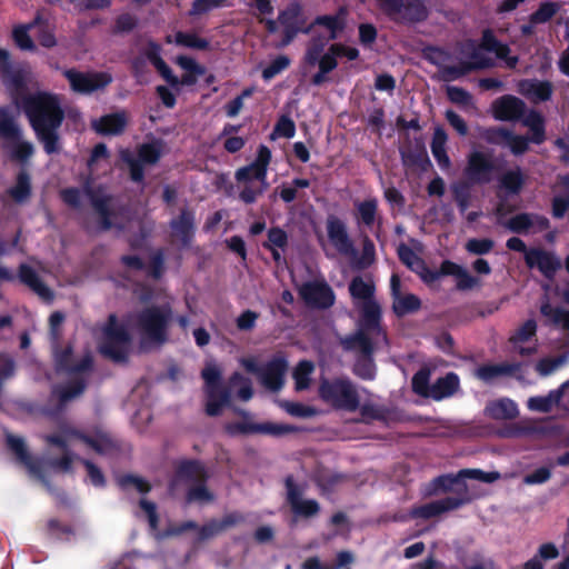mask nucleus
Instances as JSON below:
<instances>
[{
  "instance_id": "1",
  "label": "nucleus",
  "mask_w": 569,
  "mask_h": 569,
  "mask_svg": "<svg viewBox=\"0 0 569 569\" xmlns=\"http://www.w3.org/2000/svg\"><path fill=\"white\" fill-rule=\"evenodd\" d=\"M0 69L2 80L17 107H22L38 140L43 144L47 153L60 150L58 129L64 114L58 96L48 92L26 94L31 81L29 72L8 70V52L0 49Z\"/></svg>"
},
{
  "instance_id": "2",
  "label": "nucleus",
  "mask_w": 569,
  "mask_h": 569,
  "mask_svg": "<svg viewBox=\"0 0 569 569\" xmlns=\"http://www.w3.org/2000/svg\"><path fill=\"white\" fill-rule=\"evenodd\" d=\"M170 316L171 308L166 297L154 299V303L130 316L123 326H118L111 316L103 329L100 351L114 361L124 360L129 351V332L139 335L143 342H161Z\"/></svg>"
},
{
  "instance_id": "3",
  "label": "nucleus",
  "mask_w": 569,
  "mask_h": 569,
  "mask_svg": "<svg viewBox=\"0 0 569 569\" xmlns=\"http://www.w3.org/2000/svg\"><path fill=\"white\" fill-rule=\"evenodd\" d=\"M352 306L358 313V329L341 342L347 350L370 355L375 348L387 343L380 326L381 308L376 299V284L370 276H357L349 283Z\"/></svg>"
},
{
  "instance_id": "4",
  "label": "nucleus",
  "mask_w": 569,
  "mask_h": 569,
  "mask_svg": "<svg viewBox=\"0 0 569 569\" xmlns=\"http://www.w3.org/2000/svg\"><path fill=\"white\" fill-rule=\"evenodd\" d=\"M490 52H493L497 58L503 60L509 68L516 67L518 62L516 56L509 54L510 50L507 46L496 41L490 31H485L480 44L467 41L461 46L458 56L459 70L448 69L446 72L459 76L472 69L489 67L492 64V59L489 56Z\"/></svg>"
},
{
  "instance_id": "5",
  "label": "nucleus",
  "mask_w": 569,
  "mask_h": 569,
  "mask_svg": "<svg viewBox=\"0 0 569 569\" xmlns=\"http://www.w3.org/2000/svg\"><path fill=\"white\" fill-rule=\"evenodd\" d=\"M319 397L336 409L360 410L366 418H376L380 409L371 398H363L348 379L323 380L319 386Z\"/></svg>"
},
{
  "instance_id": "6",
  "label": "nucleus",
  "mask_w": 569,
  "mask_h": 569,
  "mask_svg": "<svg viewBox=\"0 0 569 569\" xmlns=\"http://www.w3.org/2000/svg\"><path fill=\"white\" fill-rule=\"evenodd\" d=\"M48 441L62 449L67 446L80 445L84 448H90L100 455L110 452L114 447L108 435L100 430L96 431L91 436H84L71 429H64L61 435L48 437Z\"/></svg>"
},
{
  "instance_id": "7",
  "label": "nucleus",
  "mask_w": 569,
  "mask_h": 569,
  "mask_svg": "<svg viewBox=\"0 0 569 569\" xmlns=\"http://www.w3.org/2000/svg\"><path fill=\"white\" fill-rule=\"evenodd\" d=\"M163 153V143L161 141H152L141 144L138 148L137 158L128 150H122L120 156L130 168L131 179L141 181L143 178V166L154 164Z\"/></svg>"
},
{
  "instance_id": "8",
  "label": "nucleus",
  "mask_w": 569,
  "mask_h": 569,
  "mask_svg": "<svg viewBox=\"0 0 569 569\" xmlns=\"http://www.w3.org/2000/svg\"><path fill=\"white\" fill-rule=\"evenodd\" d=\"M221 377L220 369L213 365L209 363L202 370V378L206 382V392L208 397L207 401V413L210 416H217L220 413L221 408L229 402V395L223 393L220 397L219 392V380Z\"/></svg>"
},
{
  "instance_id": "9",
  "label": "nucleus",
  "mask_w": 569,
  "mask_h": 569,
  "mask_svg": "<svg viewBox=\"0 0 569 569\" xmlns=\"http://www.w3.org/2000/svg\"><path fill=\"white\" fill-rule=\"evenodd\" d=\"M64 77L68 79L71 89L82 94L102 89L112 80L107 72H79L76 70H66Z\"/></svg>"
},
{
  "instance_id": "10",
  "label": "nucleus",
  "mask_w": 569,
  "mask_h": 569,
  "mask_svg": "<svg viewBox=\"0 0 569 569\" xmlns=\"http://www.w3.org/2000/svg\"><path fill=\"white\" fill-rule=\"evenodd\" d=\"M299 293L303 301L313 308H329L336 300L333 290L323 280H315L303 283L299 288Z\"/></svg>"
},
{
  "instance_id": "11",
  "label": "nucleus",
  "mask_w": 569,
  "mask_h": 569,
  "mask_svg": "<svg viewBox=\"0 0 569 569\" xmlns=\"http://www.w3.org/2000/svg\"><path fill=\"white\" fill-rule=\"evenodd\" d=\"M377 6L397 20L419 21L427 17L425 6L419 2L405 4L403 0H376Z\"/></svg>"
},
{
  "instance_id": "12",
  "label": "nucleus",
  "mask_w": 569,
  "mask_h": 569,
  "mask_svg": "<svg viewBox=\"0 0 569 569\" xmlns=\"http://www.w3.org/2000/svg\"><path fill=\"white\" fill-rule=\"evenodd\" d=\"M271 161V151L266 146H260L258 149L256 160L243 168H240L236 172V179L238 182H257V183H268L267 182V170L268 166Z\"/></svg>"
},
{
  "instance_id": "13",
  "label": "nucleus",
  "mask_w": 569,
  "mask_h": 569,
  "mask_svg": "<svg viewBox=\"0 0 569 569\" xmlns=\"http://www.w3.org/2000/svg\"><path fill=\"white\" fill-rule=\"evenodd\" d=\"M537 322L532 319L523 322L510 337V342L520 356H530L537 352L538 339L536 337Z\"/></svg>"
},
{
  "instance_id": "14",
  "label": "nucleus",
  "mask_w": 569,
  "mask_h": 569,
  "mask_svg": "<svg viewBox=\"0 0 569 569\" xmlns=\"http://www.w3.org/2000/svg\"><path fill=\"white\" fill-rule=\"evenodd\" d=\"M560 402L569 410V381L565 382L560 389L552 390L546 396L530 397L527 407L531 411L547 413Z\"/></svg>"
},
{
  "instance_id": "15",
  "label": "nucleus",
  "mask_w": 569,
  "mask_h": 569,
  "mask_svg": "<svg viewBox=\"0 0 569 569\" xmlns=\"http://www.w3.org/2000/svg\"><path fill=\"white\" fill-rule=\"evenodd\" d=\"M486 139L495 144L508 148L513 154L525 153L529 148V139L515 134L502 128L490 129L486 132Z\"/></svg>"
},
{
  "instance_id": "16",
  "label": "nucleus",
  "mask_w": 569,
  "mask_h": 569,
  "mask_svg": "<svg viewBox=\"0 0 569 569\" xmlns=\"http://www.w3.org/2000/svg\"><path fill=\"white\" fill-rule=\"evenodd\" d=\"M287 499L293 513L300 517L316 516L319 510V503L313 499H305L301 490L293 485L290 478L287 479Z\"/></svg>"
},
{
  "instance_id": "17",
  "label": "nucleus",
  "mask_w": 569,
  "mask_h": 569,
  "mask_svg": "<svg viewBox=\"0 0 569 569\" xmlns=\"http://www.w3.org/2000/svg\"><path fill=\"white\" fill-rule=\"evenodd\" d=\"M392 308L398 316H405L420 308V300L412 293L402 292L400 289V279L392 274L391 280Z\"/></svg>"
},
{
  "instance_id": "18",
  "label": "nucleus",
  "mask_w": 569,
  "mask_h": 569,
  "mask_svg": "<svg viewBox=\"0 0 569 569\" xmlns=\"http://www.w3.org/2000/svg\"><path fill=\"white\" fill-rule=\"evenodd\" d=\"M526 263L530 268H537L543 276L551 278L560 268V261L550 252L531 249L526 252Z\"/></svg>"
},
{
  "instance_id": "19",
  "label": "nucleus",
  "mask_w": 569,
  "mask_h": 569,
  "mask_svg": "<svg viewBox=\"0 0 569 569\" xmlns=\"http://www.w3.org/2000/svg\"><path fill=\"white\" fill-rule=\"evenodd\" d=\"M525 111V103L512 96H506L496 100L492 104L493 117L502 121L519 119Z\"/></svg>"
},
{
  "instance_id": "20",
  "label": "nucleus",
  "mask_w": 569,
  "mask_h": 569,
  "mask_svg": "<svg viewBox=\"0 0 569 569\" xmlns=\"http://www.w3.org/2000/svg\"><path fill=\"white\" fill-rule=\"evenodd\" d=\"M129 117L124 111L103 116L91 122L93 130L104 136H117L123 132Z\"/></svg>"
},
{
  "instance_id": "21",
  "label": "nucleus",
  "mask_w": 569,
  "mask_h": 569,
  "mask_svg": "<svg viewBox=\"0 0 569 569\" xmlns=\"http://www.w3.org/2000/svg\"><path fill=\"white\" fill-rule=\"evenodd\" d=\"M287 362L282 358L271 360L261 371L260 379L263 386L271 390H278L283 385V377L287 371Z\"/></svg>"
},
{
  "instance_id": "22",
  "label": "nucleus",
  "mask_w": 569,
  "mask_h": 569,
  "mask_svg": "<svg viewBox=\"0 0 569 569\" xmlns=\"http://www.w3.org/2000/svg\"><path fill=\"white\" fill-rule=\"evenodd\" d=\"M327 231L329 240L339 252L343 254L352 252V243L342 221L335 217H330L327 221Z\"/></svg>"
},
{
  "instance_id": "23",
  "label": "nucleus",
  "mask_w": 569,
  "mask_h": 569,
  "mask_svg": "<svg viewBox=\"0 0 569 569\" xmlns=\"http://www.w3.org/2000/svg\"><path fill=\"white\" fill-rule=\"evenodd\" d=\"M492 171L491 161L481 152H473L469 157L467 174L477 182H487L490 180Z\"/></svg>"
},
{
  "instance_id": "24",
  "label": "nucleus",
  "mask_w": 569,
  "mask_h": 569,
  "mask_svg": "<svg viewBox=\"0 0 569 569\" xmlns=\"http://www.w3.org/2000/svg\"><path fill=\"white\" fill-rule=\"evenodd\" d=\"M518 91L533 102L546 101L552 92L551 83L540 80H522L518 83Z\"/></svg>"
},
{
  "instance_id": "25",
  "label": "nucleus",
  "mask_w": 569,
  "mask_h": 569,
  "mask_svg": "<svg viewBox=\"0 0 569 569\" xmlns=\"http://www.w3.org/2000/svg\"><path fill=\"white\" fill-rule=\"evenodd\" d=\"M463 501L457 498H446L438 501H432L425 506L412 509L411 515L420 518H431L443 512L453 510L461 506Z\"/></svg>"
},
{
  "instance_id": "26",
  "label": "nucleus",
  "mask_w": 569,
  "mask_h": 569,
  "mask_svg": "<svg viewBox=\"0 0 569 569\" xmlns=\"http://www.w3.org/2000/svg\"><path fill=\"white\" fill-rule=\"evenodd\" d=\"M317 26L323 27L326 29L328 33L327 40L336 39L346 26V12L340 10L335 16L318 17L309 28L303 30V32H310Z\"/></svg>"
},
{
  "instance_id": "27",
  "label": "nucleus",
  "mask_w": 569,
  "mask_h": 569,
  "mask_svg": "<svg viewBox=\"0 0 569 569\" xmlns=\"http://www.w3.org/2000/svg\"><path fill=\"white\" fill-rule=\"evenodd\" d=\"M519 369L517 365L498 363V365H483L478 367L473 375L479 380L489 383L502 376H509Z\"/></svg>"
},
{
  "instance_id": "28",
  "label": "nucleus",
  "mask_w": 569,
  "mask_h": 569,
  "mask_svg": "<svg viewBox=\"0 0 569 569\" xmlns=\"http://www.w3.org/2000/svg\"><path fill=\"white\" fill-rule=\"evenodd\" d=\"M548 224L549 222L545 217L521 213L509 220L508 228L515 232H522L531 228L537 230H545L548 228Z\"/></svg>"
},
{
  "instance_id": "29",
  "label": "nucleus",
  "mask_w": 569,
  "mask_h": 569,
  "mask_svg": "<svg viewBox=\"0 0 569 569\" xmlns=\"http://www.w3.org/2000/svg\"><path fill=\"white\" fill-rule=\"evenodd\" d=\"M486 412L492 419L509 420L516 418L519 413V410L515 401L508 398H502L490 402L486 407Z\"/></svg>"
},
{
  "instance_id": "30",
  "label": "nucleus",
  "mask_w": 569,
  "mask_h": 569,
  "mask_svg": "<svg viewBox=\"0 0 569 569\" xmlns=\"http://www.w3.org/2000/svg\"><path fill=\"white\" fill-rule=\"evenodd\" d=\"M458 376L452 372L447 373L445 377L439 378L433 385H431L430 398L435 400H441L452 396L458 390Z\"/></svg>"
},
{
  "instance_id": "31",
  "label": "nucleus",
  "mask_w": 569,
  "mask_h": 569,
  "mask_svg": "<svg viewBox=\"0 0 569 569\" xmlns=\"http://www.w3.org/2000/svg\"><path fill=\"white\" fill-rule=\"evenodd\" d=\"M300 17V8L298 6H292L288 8L286 11L281 12L278 17V20L281 24L284 26V37L281 40V47H284L291 42V40L298 33V28L291 21L298 20Z\"/></svg>"
},
{
  "instance_id": "32",
  "label": "nucleus",
  "mask_w": 569,
  "mask_h": 569,
  "mask_svg": "<svg viewBox=\"0 0 569 569\" xmlns=\"http://www.w3.org/2000/svg\"><path fill=\"white\" fill-rule=\"evenodd\" d=\"M10 139H12L9 144L11 158L22 163L29 160L34 151L33 144L23 140L21 132H19V136H13Z\"/></svg>"
},
{
  "instance_id": "33",
  "label": "nucleus",
  "mask_w": 569,
  "mask_h": 569,
  "mask_svg": "<svg viewBox=\"0 0 569 569\" xmlns=\"http://www.w3.org/2000/svg\"><path fill=\"white\" fill-rule=\"evenodd\" d=\"M167 41L169 43L199 50H204L209 47V42L206 39L192 32H176L174 34L168 36Z\"/></svg>"
},
{
  "instance_id": "34",
  "label": "nucleus",
  "mask_w": 569,
  "mask_h": 569,
  "mask_svg": "<svg viewBox=\"0 0 569 569\" xmlns=\"http://www.w3.org/2000/svg\"><path fill=\"white\" fill-rule=\"evenodd\" d=\"M21 281L29 286L42 299H51L50 290L40 281L36 272L28 266H21L20 268Z\"/></svg>"
},
{
  "instance_id": "35",
  "label": "nucleus",
  "mask_w": 569,
  "mask_h": 569,
  "mask_svg": "<svg viewBox=\"0 0 569 569\" xmlns=\"http://www.w3.org/2000/svg\"><path fill=\"white\" fill-rule=\"evenodd\" d=\"M447 134L442 129H436L431 142V151L441 168H449L450 160L446 152Z\"/></svg>"
},
{
  "instance_id": "36",
  "label": "nucleus",
  "mask_w": 569,
  "mask_h": 569,
  "mask_svg": "<svg viewBox=\"0 0 569 569\" xmlns=\"http://www.w3.org/2000/svg\"><path fill=\"white\" fill-rule=\"evenodd\" d=\"M540 311L548 322L569 329V310L552 307L550 303H543Z\"/></svg>"
},
{
  "instance_id": "37",
  "label": "nucleus",
  "mask_w": 569,
  "mask_h": 569,
  "mask_svg": "<svg viewBox=\"0 0 569 569\" xmlns=\"http://www.w3.org/2000/svg\"><path fill=\"white\" fill-rule=\"evenodd\" d=\"M8 193L16 202H23L30 197V177L26 171L18 174L14 186L8 190Z\"/></svg>"
},
{
  "instance_id": "38",
  "label": "nucleus",
  "mask_w": 569,
  "mask_h": 569,
  "mask_svg": "<svg viewBox=\"0 0 569 569\" xmlns=\"http://www.w3.org/2000/svg\"><path fill=\"white\" fill-rule=\"evenodd\" d=\"M313 370L315 366L310 361L303 360L297 365L293 370L296 390L301 391L310 387Z\"/></svg>"
},
{
  "instance_id": "39",
  "label": "nucleus",
  "mask_w": 569,
  "mask_h": 569,
  "mask_svg": "<svg viewBox=\"0 0 569 569\" xmlns=\"http://www.w3.org/2000/svg\"><path fill=\"white\" fill-rule=\"evenodd\" d=\"M92 204L94 206L96 210L100 214L101 221H102V228L108 229L113 226V221L111 220V217H114L116 213L110 210V199L106 198L104 196L100 197L97 194H90Z\"/></svg>"
},
{
  "instance_id": "40",
  "label": "nucleus",
  "mask_w": 569,
  "mask_h": 569,
  "mask_svg": "<svg viewBox=\"0 0 569 569\" xmlns=\"http://www.w3.org/2000/svg\"><path fill=\"white\" fill-rule=\"evenodd\" d=\"M567 362V358L565 356L558 357H547L540 359L535 369L537 373L541 377H547L556 372L560 367H562Z\"/></svg>"
},
{
  "instance_id": "41",
  "label": "nucleus",
  "mask_w": 569,
  "mask_h": 569,
  "mask_svg": "<svg viewBox=\"0 0 569 569\" xmlns=\"http://www.w3.org/2000/svg\"><path fill=\"white\" fill-rule=\"evenodd\" d=\"M523 124L532 132L531 141L535 143H541L545 140L543 120L537 112H530L523 119Z\"/></svg>"
},
{
  "instance_id": "42",
  "label": "nucleus",
  "mask_w": 569,
  "mask_h": 569,
  "mask_svg": "<svg viewBox=\"0 0 569 569\" xmlns=\"http://www.w3.org/2000/svg\"><path fill=\"white\" fill-rule=\"evenodd\" d=\"M231 392H236L237 396L243 401L249 400L252 397L250 381L238 373L233 375L230 379L229 392L227 393L230 396Z\"/></svg>"
},
{
  "instance_id": "43",
  "label": "nucleus",
  "mask_w": 569,
  "mask_h": 569,
  "mask_svg": "<svg viewBox=\"0 0 569 569\" xmlns=\"http://www.w3.org/2000/svg\"><path fill=\"white\" fill-rule=\"evenodd\" d=\"M7 442L12 451L16 452L19 460L28 467L31 472H36L34 466L28 455L23 440L20 437L8 435Z\"/></svg>"
},
{
  "instance_id": "44",
  "label": "nucleus",
  "mask_w": 569,
  "mask_h": 569,
  "mask_svg": "<svg viewBox=\"0 0 569 569\" xmlns=\"http://www.w3.org/2000/svg\"><path fill=\"white\" fill-rule=\"evenodd\" d=\"M38 22H39V16H37L36 19L31 23H29L27 26H20V27L14 28L13 39L20 49H22V50H33L34 49V43L31 40V38L29 37L28 31L30 29H34L36 23H38Z\"/></svg>"
},
{
  "instance_id": "45",
  "label": "nucleus",
  "mask_w": 569,
  "mask_h": 569,
  "mask_svg": "<svg viewBox=\"0 0 569 569\" xmlns=\"http://www.w3.org/2000/svg\"><path fill=\"white\" fill-rule=\"evenodd\" d=\"M377 204V200L373 198L356 202L358 217L361 220V222H363L367 226H372L376 219Z\"/></svg>"
},
{
  "instance_id": "46",
  "label": "nucleus",
  "mask_w": 569,
  "mask_h": 569,
  "mask_svg": "<svg viewBox=\"0 0 569 569\" xmlns=\"http://www.w3.org/2000/svg\"><path fill=\"white\" fill-rule=\"evenodd\" d=\"M500 184L508 192L517 193L523 184V176L519 169L507 171L502 174Z\"/></svg>"
},
{
  "instance_id": "47",
  "label": "nucleus",
  "mask_w": 569,
  "mask_h": 569,
  "mask_svg": "<svg viewBox=\"0 0 569 569\" xmlns=\"http://www.w3.org/2000/svg\"><path fill=\"white\" fill-rule=\"evenodd\" d=\"M242 183V190L240 192V199L244 201L246 203L254 202L256 199L262 194L267 188L268 183H257L254 182H241Z\"/></svg>"
},
{
  "instance_id": "48",
  "label": "nucleus",
  "mask_w": 569,
  "mask_h": 569,
  "mask_svg": "<svg viewBox=\"0 0 569 569\" xmlns=\"http://www.w3.org/2000/svg\"><path fill=\"white\" fill-rule=\"evenodd\" d=\"M430 372L427 369L419 370L412 378V389L416 393L430 397L431 386H429Z\"/></svg>"
},
{
  "instance_id": "49",
  "label": "nucleus",
  "mask_w": 569,
  "mask_h": 569,
  "mask_svg": "<svg viewBox=\"0 0 569 569\" xmlns=\"http://www.w3.org/2000/svg\"><path fill=\"white\" fill-rule=\"evenodd\" d=\"M204 477V469L198 462H186L181 465L178 472V480L201 479Z\"/></svg>"
},
{
  "instance_id": "50",
  "label": "nucleus",
  "mask_w": 569,
  "mask_h": 569,
  "mask_svg": "<svg viewBox=\"0 0 569 569\" xmlns=\"http://www.w3.org/2000/svg\"><path fill=\"white\" fill-rule=\"evenodd\" d=\"M290 64V59L287 56H278L271 63L262 70V78L270 80L278 73L287 69Z\"/></svg>"
},
{
  "instance_id": "51",
  "label": "nucleus",
  "mask_w": 569,
  "mask_h": 569,
  "mask_svg": "<svg viewBox=\"0 0 569 569\" xmlns=\"http://www.w3.org/2000/svg\"><path fill=\"white\" fill-rule=\"evenodd\" d=\"M193 217L190 212H182L178 220L172 221V229L177 237L184 239L192 228Z\"/></svg>"
},
{
  "instance_id": "52",
  "label": "nucleus",
  "mask_w": 569,
  "mask_h": 569,
  "mask_svg": "<svg viewBox=\"0 0 569 569\" xmlns=\"http://www.w3.org/2000/svg\"><path fill=\"white\" fill-rule=\"evenodd\" d=\"M19 132H21V130L14 123L9 113L4 109L0 108V134L6 138H11L13 136H19Z\"/></svg>"
},
{
  "instance_id": "53",
  "label": "nucleus",
  "mask_w": 569,
  "mask_h": 569,
  "mask_svg": "<svg viewBox=\"0 0 569 569\" xmlns=\"http://www.w3.org/2000/svg\"><path fill=\"white\" fill-rule=\"evenodd\" d=\"M36 28L38 29V40L43 47L51 48L56 46L57 40L52 29L48 23L42 21L40 16L39 22L36 23Z\"/></svg>"
},
{
  "instance_id": "54",
  "label": "nucleus",
  "mask_w": 569,
  "mask_h": 569,
  "mask_svg": "<svg viewBox=\"0 0 569 569\" xmlns=\"http://www.w3.org/2000/svg\"><path fill=\"white\" fill-rule=\"evenodd\" d=\"M325 44L326 41L323 40L312 39V41L309 43L307 48L305 61L310 66H315L318 62V60L322 57Z\"/></svg>"
},
{
  "instance_id": "55",
  "label": "nucleus",
  "mask_w": 569,
  "mask_h": 569,
  "mask_svg": "<svg viewBox=\"0 0 569 569\" xmlns=\"http://www.w3.org/2000/svg\"><path fill=\"white\" fill-rule=\"evenodd\" d=\"M558 11V6L553 2H546L532 14L533 23H543L551 19Z\"/></svg>"
},
{
  "instance_id": "56",
  "label": "nucleus",
  "mask_w": 569,
  "mask_h": 569,
  "mask_svg": "<svg viewBox=\"0 0 569 569\" xmlns=\"http://www.w3.org/2000/svg\"><path fill=\"white\" fill-rule=\"evenodd\" d=\"M281 407L291 416L296 417H312L317 413L316 409L303 406L299 402H282Z\"/></svg>"
},
{
  "instance_id": "57",
  "label": "nucleus",
  "mask_w": 569,
  "mask_h": 569,
  "mask_svg": "<svg viewBox=\"0 0 569 569\" xmlns=\"http://www.w3.org/2000/svg\"><path fill=\"white\" fill-rule=\"evenodd\" d=\"M493 241L490 239H470L466 243V249L473 254H485L491 251Z\"/></svg>"
},
{
  "instance_id": "58",
  "label": "nucleus",
  "mask_w": 569,
  "mask_h": 569,
  "mask_svg": "<svg viewBox=\"0 0 569 569\" xmlns=\"http://www.w3.org/2000/svg\"><path fill=\"white\" fill-rule=\"evenodd\" d=\"M398 253L403 263L412 270H419L421 267L420 258L407 246H400Z\"/></svg>"
},
{
  "instance_id": "59",
  "label": "nucleus",
  "mask_w": 569,
  "mask_h": 569,
  "mask_svg": "<svg viewBox=\"0 0 569 569\" xmlns=\"http://www.w3.org/2000/svg\"><path fill=\"white\" fill-rule=\"evenodd\" d=\"M355 373L362 379H372L375 377V365L372 360L368 357L359 360L355 366Z\"/></svg>"
},
{
  "instance_id": "60",
  "label": "nucleus",
  "mask_w": 569,
  "mask_h": 569,
  "mask_svg": "<svg viewBox=\"0 0 569 569\" xmlns=\"http://www.w3.org/2000/svg\"><path fill=\"white\" fill-rule=\"evenodd\" d=\"M447 96L453 103L469 106L471 104V96L463 89L455 86L447 87Z\"/></svg>"
},
{
  "instance_id": "61",
  "label": "nucleus",
  "mask_w": 569,
  "mask_h": 569,
  "mask_svg": "<svg viewBox=\"0 0 569 569\" xmlns=\"http://www.w3.org/2000/svg\"><path fill=\"white\" fill-rule=\"evenodd\" d=\"M274 133L279 137L292 138L296 133L295 122L288 117H281L276 124Z\"/></svg>"
},
{
  "instance_id": "62",
  "label": "nucleus",
  "mask_w": 569,
  "mask_h": 569,
  "mask_svg": "<svg viewBox=\"0 0 569 569\" xmlns=\"http://www.w3.org/2000/svg\"><path fill=\"white\" fill-rule=\"evenodd\" d=\"M151 62L156 67V69L161 73V76L172 86L179 84V79L172 74L170 68L166 64V62L157 56L151 57Z\"/></svg>"
},
{
  "instance_id": "63",
  "label": "nucleus",
  "mask_w": 569,
  "mask_h": 569,
  "mask_svg": "<svg viewBox=\"0 0 569 569\" xmlns=\"http://www.w3.org/2000/svg\"><path fill=\"white\" fill-rule=\"evenodd\" d=\"M247 4L256 9L258 19L271 16L273 13V6L271 0H246Z\"/></svg>"
},
{
  "instance_id": "64",
  "label": "nucleus",
  "mask_w": 569,
  "mask_h": 569,
  "mask_svg": "<svg viewBox=\"0 0 569 569\" xmlns=\"http://www.w3.org/2000/svg\"><path fill=\"white\" fill-rule=\"evenodd\" d=\"M176 62L189 73H192L194 76L204 74V69L201 66H199L194 59L190 57L180 56L177 58Z\"/></svg>"
}]
</instances>
